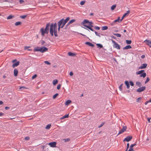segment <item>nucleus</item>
Here are the masks:
<instances>
[{"label": "nucleus", "mask_w": 151, "mask_h": 151, "mask_svg": "<svg viewBox=\"0 0 151 151\" xmlns=\"http://www.w3.org/2000/svg\"><path fill=\"white\" fill-rule=\"evenodd\" d=\"M49 31L52 36H53L54 34L55 37L58 36L57 33V24L56 23H52L50 24Z\"/></svg>", "instance_id": "obj_1"}, {"label": "nucleus", "mask_w": 151, "mask_h": 151, "mask_svg": "<svg viewBox=\"0 0 151 151\" xmlns=\"http://www.w3.org/2000/svg\"><path fill=\"white\" fill-rule=\"evenodd\" d=\"M70 17H68L65 19H61L58 23V31L60 30V28H63L66 23L69 20Z\"/></svg>", "instance_id": "obj_2"}, {"label": "nucleus", "mask_w": 151, "mask_h": 151, "mask_svg": "<svg viewBox=\"0 0 151 151\" xmlns=\"http://www.w3.org/2000/svg\"><path fill=\"white\" fill-rule=\"evenodd\" d=\"M50 26V23H49L46 25L45 28V29L43 28H42L40 29V32L41 33L42 35L44 36L45 34H47L49 32V27Z\"/></svg>", "instance_id": "obj_3"}, {"label": "nucleus", "mask_w": 151, "mask_h": 151, "mask_svg": "<svg viewBox=\"0 0 151 151\" xmlns=\"http://www.w3.org/2000/svg\"><path fill=\"white\" fill-rule=\"evenodd\" d=\"M82 23L83 25L86 27V26L93 27V22H89L87 19H85L82 22Z\"/></svg>", "instance_id": "obj_4"}, {"label": "nucleus", "mask_w": 151, "mask_h": 151, "mask_svg": "<svg viewBox=\"0 0 151 151\" xmlns=\"http://www.w3.org/2000/svg\"><path fill=\"white\" fill-rule=\"evenodd\" d=\"M111 41L114 43L113 45V47L119 50L120 49V46L116 42L113 40H111Z\"/></svg>", "instance_id": "obj_5"}, {"label": "nucleus", "mask_w": 151, "mask_h": 151, "mask_svg": "<svg viewBox=\"0 0 151 151\" xmlns=\"http://www.w3.org/2000/svg\"><path fill=\"white\" fill-rule=\"evenodd\" d=\"M40 52L43 53L45 52H47L48 51V48L46 47L43 46L40 47Z\"/></svg>", "instance_id": "obj_6"}, {"label": "nucleus", "mask_w": 151, "mask_h": 151, "mask_svg": "<svg viewBox=\"0 0 151 151\" xmlns=\"http://www.w3.org/2000/svg\"><path fill=\"white\" fill-rule=\"evenodd\" d=\"M132 138V137L131 136H127L123 140V141H126L129 142L130 141Z\"/></svg>", "instance_id": "obj_7"}, {"label": "nucleus", "mask_w": 151, "mask_h": 151, "mask_svg": "<svg viewBox=\"0 0 151 151\" xmlns=\"http://www.w3.org/2000/svg\"><path fill=\"white\" fill-rule=\"evenodd\" d=\"M56 142H50L49 143L48 145L51 147H56Z\"/></svg>", "instance_id": "obj_8"}, {"label": "nucleus", "mask_w": 151, "mask_h": 151, "mask_svg": "<svg viewBox=\"0 0 151 151\" xmlns=\"http://www.w3.org/2000/svg\"><path fill=\"white\" fill-rule=\"evenodd\" d=\"M145 89V87L142 86L138 88L137 90V92H141L144 91Z\"/></svg>", "instance_id": "obj_9"}, {"label": "nucleus", "mask_w": 151, "mask_h": 151, "mask_svg": "<svg viewBox=\"0 0 151 151\" xmlns=\"http://www.w3.org/2000/svg\"><path fill=\"white\" fill-rule=\"evenodd\" d=\"M127 127L126 126L123 127L121 130L119 132L118 134H119L123 133L127 129Z\"/></svg>", "instance_id": "obj_10"}, {"label": "nucleus", "mask_w": 151, "mask_h": 151, "mask_svg": "<svg viewBox=\"0 0 151 151\" xmlns=\"http://www.w3.org/2000/svg\"><path fill=\"white\" fill-rule=\"evenodd\" d=\"M147 66V63H143L139 67V69H142L146 68Z\"/></svg>", "instance_id": "obj_11"}, {"label": "nucleus", "mask_w": 151, "mask_h": 151, "mask_svg": "<svg viewBox=\"0 0 151 151\" xmlns=\"http://www.w3.org/2000/svg\"><path fill=\"white\" fill-rule=\"evenodd\" d=\"M122 18L121 19H120V17H118V19H116L114 21V22L113 23H112V25H114V23L115 22H121L122 21Z\"/></svg>", "instance_id": "obj_12"}, {"label": "nucleus", "mask_w": 151, "mask_h": 151, "mask_svg": "<svg viewBox=\"0 0 151 151\" xmlns=\"http://www.w3.org/2000/svg\"><path fill=\"white\" fill-rule=\"evenodd\" d=\"M136 143L132 144L130 146L129 149L128 151H134V150H133V147L136 146Z\"/></svg>", "instance_id": "obj_13"}, {"label": "nucleus", "mask_w": 151, "mask_h": 151, "mask_svg": "<svg viewBox=\"0 0 151 151\" xmlns=\"http://www.w3.org/2000/svg\"><path fill=\"white\" fill-rule=\"evenodd\" d=\"M19 61H17L16 62V63H14L12 65V67L13 68H15V67H17V66H18L19 65Z\"/></svg>", "instance_id": "obj_14"}, {"label": "nucleus", "mask_w": 151, "mask_h": 151, "mask_svg": "<svg viewBox=\"0 0 151 151\" xmlns=\"http://www.w3.org/2000/svg\"><path fill=\"white\" fill-rule=\"evenodd\" d=\"M85 44L92 47H93L94 46V45L93 44L89 42H85Z\"/></svg>", "instance_id": "obj_15"}, {"label": "nucleus", "mask_w": 151, "mask_h": 151, "mask_svg": "<svg viewBox=\"0 0 151 151\" xmlns=\"http://www.w3.org/2000/svg\"><path fill=\"white\" fill-rule=\"evenodd\" d=\"M18 71L16 69H14V76H17Z\"/></svg>", "instance_id": "obj_16"}, {"label": "nucleus", "mask_w": 151, "mask_h": 151, "mask_svg": "<svg viewBox=\"0 0 151 151\" xmlns=\"http://www.w3.org/2000/svg\"><path fill=\"white\" fill-rule=\"evenodd\" d=\"M144 42H147V45L151 47V42L150 41L147 40H146Z\"/></svg>", "instance_id": "obj_17"}, {"label": "nucleus", "mask_w": 151, "mask_h": 151, "mask_svg": "<svg viewBox=\"0 0 151 151\" xmlns=\"http://www.w3.org/2000/svg\"><path fill=\"white\" fill-rule=\"evenodd\" d=\"M132 48V47L130 45H127L126 46L124 47L123 48V50H125L126 49H131Z\"/></svg>", "instance_id": "obj_18"}, {"label": "nucleus", "mask_w": 151, "mask_h": 151, "mask_svg": "<svg viewBox=\"0 0 151 151\" xmlns=\"http://www.w3.org/2000/svg\"><path fill=\"white\" fill-rule=\"evenodd\" d=\"M40 47H37L34 48V51H40Z\"/></svg>", "instance_id": "obj_19"}, {"label": "nucleus", "mask_w": 151, "mask_h": 151, "mask_svg": "<svg viewBox=\"0 0 151 151\" xmlns=\"http://www.w3.org/2000/svg\"><path fill=\"white\" fill-rule=\"evenodd\" d=\"M125 84L127 86V88L129 89L130 87V85L128 81H125Z\"/></svg>", "instance_id": "obj_20"}, {"label": "nucleus", "mask_w": 151, "mask_h": 151, "mask_svg": "<svg viewBox=\"0 0 151 151\" xmlns=\"http://www.w3.org/2000/svg\"><path fill=\"white\" fill-rule=\"evenodd\" d=\"M68 55L69 56H73L76 55V54L70 52L68 53Z\"/></svg>", "instance_id": "obj_21"}, {"label": "nucleus", "mask_w": 151, "mask_h": 151, "mask_svg": "<svg viewBox=\"0 0 151 151\" xmlns=\"http://www.w3.org/2000/svg\"><path fill=\"white\" fill-rule=\"evenodd\" d=\"M71 102V101L70 100H68L67 101H66L65 102V105H69L70 103Z\"/></svg>", "instance_id": "obj_22"}, {"label": "nucleus", "mask_w": 151, "mask_h": 151, "mask_svg": "<svg viewBox=\"0 0 151 151\" xmlns=\"http://www.w3.org/2000/svg\"><path fill=\"white\" fill-rule=\"evenodd\" d=\"M146 73H143L141 74L140 75L139 77H143V78H145L146 77Z\"/></svg>", "instance_id": "obj_23"}, {"label": "nucleus", "mask_w": 151, "mask_h": 151, "mask_svg": "<svg viewBox=\"0 0 151 151\" xmlns=\"http://www.w3.org/2000/svg\"><path fill=\"white\" fill-rule=\"evenodd\" d=\"M130 13V11L129 10L128 11H127V12L126 13L124 14L123 15V16L122 18V19H123V18L125 17V16L127 14H129Z\"/></svg>", "instance_id": "obj_24"}, {"label": "nucleus", "mask_w": 151, "mask_h": 151, "mask_svg": "<svg viewBox=\"0 0 151 151\" xmlns=\"http://www.w3.org/2000/svg\"><path fill=\"white\" fill-rule=\"evenodd\" d=\"M70 140V139L68 138L67 139H63V141L64 142H67L69 141Z\"/></svg>", "instance_id": "obj_25"}, {"label": "nucleus", "mask_w": 151, "mask_h": 151, "mask_svg": "<svg viewBox=\"0 0 151 151\" xmlns=\"http://www.w3.org/2000/svg\"><path fill=\"white\" fill-rule=\"evenodd\" d=\"M93 27H90L89 26H86V28H88L91 31L94 32L95 31L92 28Z\"/></svg>", "instance_id": "obj_26"}, {"label": "nucleus", "mask_w": 151, "mask_h": 151, "mask_svg": "<svg viewBox=\"0 0 151 151\" xmlns=\"http://www.w3.org/2000/svg\"><path fill=\"white\" fill-rule=\"evenodd\" d=\"M58 82V81L57 80L55 79L53 80L52 82L53 84L54 85H55Z\"/></svg>", "instance_id": "obj_27"}, {"label": "nucleus", "mask_w": 151, "mask_h": 151, "mask_svg": "<svg viewBox=\"0 0 151 151\" xmlns=\"http://www.w3.org/2000/svg\"><path fill=\"white\" fill-rule=\"evenodd\" d=\"M136 85L137 86H138L139 87H141L142 86L141 83L139 81H137L136 82Z\"/></svg>", "instance_id": "obj_28"}, {"label": "nucleus", "mask_w": 151, "mask_h": 151, "mask_svg": "<svg viewBox=\"0 0 151 151\" xmlns=\"http://www.w3.org/2000/svg\"><path fill=\"white\" fill-rule=\"evenodd\" d=\"M102 30H105L108 29V27L106 26H104L102 27Z\"/></svg>", "instance_id": "obj_29"}, {"label": "nucleus", "mask_w": 151, "mask_h": 151, "mask_svg": "<svg viewBox=\"0 0 151 151\" xmlns=\"http://www.w3.org/2000/svg\"><path fill=\"white\" fill-rule=\"evenodd\" d=\"M51 126V124H48L46 126L45 128L47 129H49L50 128Z\"/></svg>", "instance_id": "obj_30"}, {"label": "nucleus", "mask_w": 151, "mask_h": 151, "mask_svg": "<svg viewBox=\"0 0 151 151\" xmlns=\"http://www.w3.org/2000/svg\"><path fill=\"white\" fill-rule=\"evenodd\" d=\"M126 43L127 44H130L132 42V41L131 40H126Z\"/></svg>", "instance_id": "obj_31"}, {"label": "nucleus", "mask_w": 151, "mask_h": 151, "mask_svg": "<svg viewBox=\"0 0 151 151\" xmlns=\"http://www.w3.org/2000/svg\"><path fill=\"white\" fill-rule=\"evenodd\" d=\"M76 20L75 19H72L70 20L69 22H68L69 23V24H72Z\"/></svg>", "instance_id": "obj_32"}, {"label": "nucleus", "mask_w": 151, "mask_h": 151, "mask_svg": "<svg viewBox=\"0 0 151 151\" xmlns=\"http://www.w3.org/2000/svg\"><path fill=\"white\" fill-rule=\"evenodd\" d=\"M96 45L99 47L100 49L103 47L102 45L100 44H97Z\"/></svg>", "instance_id": "obj_33"}, {"label": "nucleus", "mask_w": 151, "mask_h": 151, "mask_svg": "<svg viewBox=\"0 0 151 151\" xmlns=\"http://www.w3.org/2000/svg\"><path fill=\"white\" fill-rule=\"evenodd\" d=\"M21 24V22H16L15 24L16 26H18Z\"/></svg>", "instance_id": "obj_34"}, {"label": "nucleus", "mask_w": 151, "mask_h": 151, "mask_svg": "<svg viewBox=\"0 0 151 151\" xmlns=\"http://www.w3.org/2000/svg\"><path fill=\"white\" fill-rule=\"evenodd\" d=\"M114 34L117 37H120L121 36V34H119L114 33Z\"/></svg>", "instance_id": "obj_35"}, {"label": "nucleus", "mask_w": 151, "mask_h": 151, "mask_svg": "<svg viewBox=\"0 0 151 151\" xmlns=\"http://www.w3.org/2000/svg\"><path fill=\"white\" fill-rule=\"evenodd\" d=\"M13 16L12 15H10L8 16L7 18V19H12L13 17Z\"/></svg>", "instance_id": "obj_36"}, {"label": "nucleus", "mask_w": 151, "mask_h": 151, "mask_svg": "<svg viewBox=\"0 0 151 151\" xmlns=\"http://www.w3.org/2000/svg\"><path fill=\"white\" fill-rule=\"evenodd\" d=\"M123 85V84L122 83L119 86V89L121 91L122 90Z\"/></svg>", "instance_id": "obj_37"}, {"label": "nucleus", "mask_w": 151, "mask_h": 151, "mask_svg": "<svg viewBox=\"0 0 151 151\" xmlns=\"http://www.w3.org/2000/svg\"><path fill=\"white\" fill-rule=\"evenodd\" d=\"M141 97L138 98L136 100V102H138L140 101H141Z\"/></svg>", "instance_id": "obj_38"}, {"label": "nucleus", "mask_w": 151, "mask_h": 151, "mask_svg": "<svg viewBox=\"0 0 151 151\" xmlns=\"http://www.w3.org/2000/svg\"><path fill=\"white\" fill-rule=\"evenodd\" d=\"M116 7V5H112L111 7V9L112 10H113Z\"/></svg>", "instance_id": "obj_39"}, {"label": "nucleus", "mask_w": 151, "mask_h": 151, "mask_svg": "<svg viewBox=\"0 0 151 151\" xmlns=\"http://www.w3.org/2000/svg\"><path fill=\"white\" fill-rule=\"evenodd\" d=\"M58 95V93H56L54 95H53V99H55L56 97Z\"/></svg>", "instance_id": "obj_40"}, {"label": "nucleus", "mask_w": 151, "mask_h": 151, "mask_svg": "<svg viewBox=\"0 0 151 151\" xmlns=\"http://www.w3.org/2000/svg\"><path fill=\"white\" fill-rule=\"evenodd\" d=\"M93 27L95 29L97 30H99L100 29V27L98 26Z\"/></svg>", "instance_id": "obj_41"}, {"label": "nucleus", "mask_w": 151, "mask_h": 151, "mask_svg": "<svg viewBox=\"0 0 151 151\" xmlns=\"http://www.w3.org/2000/svg\"><path fill=\"white\" fill-rule=\"evenodd\" d=\"M142 73V71L141 70L139 71L136 73V74L137 75H139V74H141Z\"/></svg>", "instance_id": "obj_42"}, {"label": "nucleus", "mask_w": 151, "mask_h": 151, "mask_svg": "<svg viewBox=\"0 0 151 151\" xmlns=\"http://www.w3.org/2000/svg\"><path fill=\"white\" fill-rule=\"evenodd\" d=\"M142 73V71L141 70L139 71L136 73V74L137 75H139V74H141Z\"/></svg>", "instance_id": "obj_43"}, {"label": "nucleus", "mask_w": 151, "mask_h": 151, "mask_svg": "<svg viewBox=\"0 0 151 151\" xmlns=\"http://www.w3.org/2000/svg\"><path fill=\"white\" fill-rule=\"evenodd\" d=\"M85 3V1H82L80 2V4L81 5H83Z\"/></svg>", "instance_id": "obj_44"}, {"label": "nucleus", "mask_w": 151, "mask_h": 151, "mask_svg": "<svg viewBox=\"0 0 151 151\" xmlns=\"http://www.w3.org/2000/svg\"><path fill=\"white\" fill-rule=\"evenodd\" d=\"M150 81V79L148 77H147L146 81L145 82V83L146 84Z\"/></svg>", "instance_id": "obj_45"}, {"label": "nucleus", "mask_w": 151, "mask_h": 151, "mask_svg": "<svg viewBox=\"0 0 151 151\" xmlns=\"http://www.w3.org/2000/svg\"><path fill=\"white\" fill-rule=\"evenodd\" d=\"M68 117H69V114H66L65 115L63 116V118L64 119V118H68Z\"/></svg>", "instance_id": "obj_46"}, {"label": "nucleus", "mask_w": 151, "mask_h": 151, "mask_svg": "<svg viewBox=\"0 0 151 151\" xmlns=\"http://www.w3.org/2000/svg\"><path fill=\"white\" fill-rule=\"evenodd\" d=\"M44 63L46 64H47V65H50V63H49V62H48V61H45L44 62Z\"/></svg>", "instance_id": "obj_47"}, {"label": "nucleus", "mask_w": 151, "mask_h": 151, "mask_svg": "<svg viewBox=\"0 0 151 151\" xmlns=\"http://www.w3.org/2000/svg\"><path fill=\"white\" fill-rule=\"evenodd\" d=\"M27 17V15H23V16H21L20 17V18H22V19H25L26 17Z\"/></svg>", "instance_id": "obj_48"}, {"label": "nucleus", "mask_w": 151, "mask_h": 151, "mask_svg": "<svg viewBox=\"0 0 151 151\" xmlns=\"http://www.w3.org/2000/svg\"><path fill=\"white\" fill-rule=\"evenodd\" d=\"M104 122H102V123L98 126L99 128H100L102 127L104 124Z\"/></svg>", "instance_id": "obj_49"}, {"label": "nucleus", "mask_w": 151, "mask_h": 151, "mask_svg": "<svg viewBox=\"0 0 151 151\" xmlns=\"http://www.w3.org/2000/svg\"><path fill=\"white\" fill-rule=\"evenodd\" d=\"M37 76V75L36 74H35L32 77V79H34Z\"/></svg>", "instance_id": "obj_50"}, {"label": "nucleus", "mask_w": 151, "mask_h": 151, "mask_svg": "<svg viewBox=\"0 0 151 151\" xmlns=\"http://www.w3.org/2000/svg\"><path fill=\"white\" fill-rule=\"evenodd\" d=\"M61 85L60 84H59L57 86V89L58 90L60 89V87H61Z\"/></svg>", "instance_id": "obj_51"}, {"label": "nucleus", "mask_w": 151, "mask_h": 151, "mask_svg": "<svg viewBox=\"0 0 151 151\" xmlns=\"http://www.w3.org/2000/svg\"><path fill=\"white\" fill-rule=\"evenodd\" d=\"M130 85L132 86H133L134 85V83L132 81H130Z\"/></svg>", "instance_id": "obj_52"}, {"label": "nucleus", "mask_w": 151, "mask_h": 151, "mask_svg": "<svg viewBox=\"0 0 151 151\" xmlns=\"http://www.w3.org/2000/svg\"><path fill=\"white\" fill-rule=\"evenodd\" d=\"M29 139V137H26L25 138V139L27 140H28Z\"/></svg>", "instance_id": "obj_53"}, {"label": "nucleus", "mask_w": 151, "mask_h": 151, "mask_svg": "<svg viewBox=\"0 0 151 151\" xmlns=\"http://www.w3.org/2000/svg\"><path fill=\"white\" fill-rule=\"evenodd\" d=\"M4 115V114L2 112H0V116H2Z\"/></svg>", "instance_id": "obj_54"}, {"label": "nucleus", "mask_w": 151, "mask_h": 151, "mask_svg": "<svg viewBox=\"0 0 151 151\" xmlns=\"http://www.w3.org/2000/svg\"><path fill=\"white\" fill-rule=\"evenodd\" d=\"M69 74L70 76H71L73 75V73L72 71H71L70 73Z\"/></svg>", "instance_id": "obj_55"}, {"label": "nucleus", "mask_w": 151, "mask_h": 151, "mask_svg": "<svg viewBox=\"0 0 151 151\" xmlns=\"http://www.w3.org/2000/svg\"><path fill=\"white\" fill-rule=\"evenodd\" d=\"M19 2L20 3L22 4L24 2V1L23 0H20L19 1Z\"/></svg>", "instance_id": "obj_56"}, {"label": "nucleus", "mask_w": 151, "mask_h": 151, "mask_svg": "<svg viewBox=\"0 0 151 151\" xmlns=\"http://www.w3.org/2000/svg\"><path fill=\"white\" fill-rule=\"evenodd\" d=\"M129 143H127V150H128V148H129Z\"/></svg>", "instance_id": "obj_57"}, {"label": "nucleus", "mask_w": 151, "mask_h": 151, "mask_svg": "<svg viewBox=\"0 0 151 151\" xmlns=\"http://www.w3.org/2000/svg\"><path fill=\"white\" fill-rule=\"evenodd\" d=\"M94 32H95V33L96 35V36H97V35H98V34H99V33H98V32H96V31H94Z\"/></svg>", "instance_id": "obj_58"}, {"label": "nucleus", "mask_w": 151, "mask_h": 151, "mask_svg": "<svg viewBox=\"0 0 151 151\" xmlns=\"http://www.w3.org/2000/svg\"><path fill=\"white\" fill-rule=\"evenodd\" d=\"M151 119V118H147V120H148V122H150V119Z\"/></svg>", "instance_id": "obj_59"}, {"label": "nucleus", "mask_w": 151, "mask_h": 151, "mask_svg": "<svg viewBox=\"0 0 151 151\" xmlns=\"http://www.w3.org/2000/svg\"><path fill=\"white\" fill-rule=\"evenodd\" d=\"M9 107H7V106H6L5 107V109L6 110H8V109H9Z\"/></svg>", "instance_id": "obj_60"}, {"label": "nucleus", "mask_w": 151, "mask_h": 151, "mask_svg": "<svg viewBox=\"0 0 151 151\" xmlns=\"http://www.w3.org/2000/svg\"><path fill=\"white\" fill-rule=\"evenodd\" d=\"M145 57V55H142L141 56V58H143Z\"/></svg>", "instance_id": "obj_61"}, {"label": "nucleus", "mask_w": 151, "mask_h": 151, "mask_svg": "<svg viewBox=\"0 0 151 151\" xmlns=\"http://www.w3.org/2000/svg\"><path fill=\"white\" fill-rule=\"evenodd\" d=\"M45 43V42L44 41L42 40V44L43 45Z\"/></svg>", "instance_id": "obj_62"}, {"label": "nucleus", "mask_w": 151, "mask_h": 151, "mask_svg": "<svg viewBox=\"0 0 151 151\" xmlns=\"http://www.w3.org/2000/svg\"><path fill=\"white\" fill-rule=\"evenodd\" d=\"M79 34H80V35H82V36H84V37L86 36V35H84V34H82V33H79Z\"/></svg>", "instance_id": "obj_63"}, {"label": "nucleus", "mask_w": 151, "mask_h": 151, "mask_svg": "<svg viewBox=\"0 0 151 151\" xmlns=\"http://www.w3.org/2000/svg\"><path fill=\"white\" fill-rule=\"evenodd\" d=\"M149 102V101H147L145 103V105H147Z\"/></svg>", "instance_id": "obj_64"}]
</instances>
